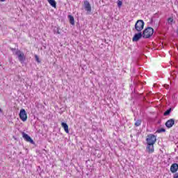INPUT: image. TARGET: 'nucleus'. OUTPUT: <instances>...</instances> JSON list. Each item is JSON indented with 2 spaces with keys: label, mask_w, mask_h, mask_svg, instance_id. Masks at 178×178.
Segmentation results:
<instances>
[{
  "label": "nucleus",
  "mask_w": 178,
  "mask_h": 178,
  "mask_svg": "<svg viewBox=\"0 0 178 178\" xmlns=\"http://www.w3.org/2000/svg\"><path fill=\"white\" fill-rule=\"evenodd\" d=\"M35 59L38 63H41V60H40V58L37 55H35Z\"/></svg>",
  "instance_id": "nucleus-19"
},
{
  "label": "nucleus",
  "mask_w": 178,
  "mask_h": 178,
  "mask_svg": "<svg viewBox=\"0 0 178 178\" xmlns=\"http://www.w3.org/2000/svg\"><path fill=\"white\" fill-rule=\"evenodd\" d=\"M10 51L14 54V55H16V49L10 47Z\"/></svg>",
  "instance_id": "nucleus-21"
},
{
  "label": "nucleus",
  "mask_w": 178,
  "mask_h": 178,
  "mask_svg": "<svg viewBox=\"0 0 178 178\" xmlns=\"http://www.w3.org/2000/svg\"><path fill=\"white\" fill-rule=\"evenodd\" d=\"M147 144H155L156 143V136L154 134H149L146 138Z\"/></svg>",
  "instance_id": "nucleus-3"
},
{
  "label": "nucleus",
  "mask_w": 178,
  "mask_h": 178,
  "mask_svg": "<svg viewBox=\"0 0 178 178\" xmlns=\"http://www.w3.org/2000/svg\"><path fill=\"white\" fill-rule=\"evenodd\" d=\"M19 119L22 120V122H26L27 120V113H26V110L22 108L19 111Z\"/></svg>",
  "instance_id": "nucleus-5"
},
{
  "label": "nucleus",
  "mask_w": 178,
  "mask_h": 178,
  "mask_svg": "<svg viewBox=\"0 0 178 178\" xmlns=\"http://www.w3.org/2000/svg\"><path fill=\"white\" fill-rule=\"evenodd\" d=\"M122 1H118V8H122Z\"/></svg>",
  "instance_id": "nucleus-20"
},
{
  "label": "nucleus",
  "mask_w": 178,
  "mask_h": 178,
  "mask_svg": "<svg viewBox=\"0 0 178 178\" xmlns=\"http://www.w3.org/2000/svg\"><path fill=\"white\" fill-rule=\"evenodd\" d=\"M175 124V119L171 118L170 120H168L166 122H165V127L168 129H171V127H173V125Z\"/></svg>",
  "instance_id": "nucleus-8"
},
{
  "label": "nucleus",
  "mask_w": 178,
  "mask_h": 178,
  "mask_svg": "<svg viewBox=\"0 0 178 178\" xmlns=\"http://www.w3.org/2000/svg\"><path fill=\"white\" fill-rule=\"evenodd\" d=\"M172 111H173L172 108H168L167 111H165L163 113V116H169L170 115V112H172Z\"/></svg>",
  "instance_id": "nucleus-13"
},
{
  "label": "nucleus",
  "mask_w": 178,
  "mask_h": 178,
  "mask_svg": "<svg viewBox=\"0 0 178 178\" xmlns=\"http://www.w3.org/2000/svg\"><path fill=\"white\" fill-rule=\"evenodd\" d=\"M173 17H169L168 19V24H172V23H173Z\"/></svg>",
  "instance_id": "nucleus-18"
},
{
  "label": "nucleus",
  "mask_w": 178,
  "mask_h": 178,
  "mask_svg": "<svg viewBox=\"0 0 178 178\" xmlns=\"http://www.w3.org/2000/svg\"><path fill=\"white\" fill-rule=\"evenodd\" d=\"M164 87H165V88H166V90H169V85L165 84Z\"/></svg>",
  "instance_id": "nucleus-22"
},
{
  "label": "nucleus",
  "mask_w": 178,
  "mask_h": 178,
  "mask_svg": "<svg viewBox=\"0 0 178 178\" xmlns=\"http://www.w3.org/2000/svg\"><path fill=\"white\" fill-rule=\"evenodd\" d=\"M144 21L142 19H138L135 24V30L138 32H141L144 30Z\"/></svg>",
  "instance_id": "nucleus-2"
},
{
  "label": "nucleus",
  "mask_w": 178,
  "mask_h": 178,
  "mask_svg": "<svg viewBox=\"0 0 178 178\" xmlns=\"http://www.w3.org/2000/svg\"><path fill=\"white\" fill-rule=\"evenodd\" d=\"M141 120H138L136 122H135V126L136 127H138V126L141 125Z\"/></svg>",
  "instance_id": "nucleus-16"
},
{
  "label": "nucleus",
  "mask_w": 178,
  "mask_h": 178,
  "mask_svg": "<svg viewBox=\"0 0 178 178\" xmlns=\"http://www.w3.org/2000/svg\"><path fill=\"white\" fill-rule=\"evenodd\" d=\"M1 2H5V0H0Z\"/></svg>",
  "instance_id": "nucleus-24"
},
{
  "label": "nucleus",
  "mask_w": 178,
  "mask_h": 178,
  "mask_svg": "<svg viewBox=\"0 0 178 178\" xmlns=\"http://www.w3.org/2000/svg\"><path fill=\"white\" fill-rule=\"evenodd\" d=\"M15 55L18 56V60L22 63H24V61L26 60V58L24 57V53L20 51V50L17 49L15 52Z\"/></svg>",
  "instance_id": "nucleus-4"
},
{
  "label": "nucleus",
  "mask_w": 178,
  "mask_h": 178,
  "mask_svg": "<svg viewBox=\"0 0 178 178\" xmlns=\"http://www.w3.org/2000/svg\"><path fill=\"white\" fill-rule=\"evenodd\" d=\"M57 34H60V32L59 31V29H57Z\"/></svg>",
  "instance_id": "nucleus-23"
},
{
  "label": "nucleus",
  "mask_w": 178,
  "mask_h": 178,
  "mask_svg": "<svg viewBox=\"0 0 178 178\" xmlns=\"http://www.w3.org/2000/svg\"><path fill=\"white\" fill-rule=\"evenodd\" d=\"M84 5H85V10H87V12H90L91 5L90 4V2H88V1H85Z\"/></svg>",
  "instance_id": "nucleus-11"
},
{
  "label": "nucleus",
  "mask_w": 178,
  "mask_h": 178,
  "mask_svg": "<svg viewBox=\"0 0 178 178\" xmlns=\"http://www.w3.org/2000/svg\"><path fill=\"white\" fill-rule=\"evenodd\" d=\"M22 137L24 138V140H25V141H26L27 143H30L31 144H35V142H34V140H33V138H31V137H30V136H29V134L22 132Z\"/></svg>",
  "instance_id": "nucleus-6"
},
{
  "label": "nucleus",
  "mask_w": 178,
  "mask_h": 178,
  "mask_svg": "<svg viewBox=\"0 0 178 178\" xmlns=\"http://www.w3.org/2000/svg\"><path fill=\"white\" fill-rule=\"evenodd\" d=\"M143 38V32H138L137 33H135L132 38V41L134 42H137L138 41H140L141 38Z\"/></svg>",
  "instance_id": "nucleus-7"
},
{
  "label": "nucleus",
  "mask_w": 178,
  "mask_h": 178,
  "mask_svg": "<svg viewBox=\"0 0 178 178\" xmlns=\"http://www.w3.org/2000/svg\"><path fill=\"white\" fill-rule=\"evenodd\" d=\"M147 151L149 154H152L154 152V144L147 143Z\"/></svg>",
  "instance_id": "nucleus-10"
},
{
  "label": "nucleus",
  "mask_w": 178,
  "mask_h": 178,
  "mask_svg": "<svg viewBox=\"0 0 178 178\" xmlns=\"http://www.w3.org/2000/svg\"><path fill=\"white\" fill-rule=\"evenodd\" d=\"M157 133H165V131H166V129H165V128H161L159 129H158Z\"/></svg>",
  "instance_id": "nucleus-17"
},
{
  "label": "nucleus",
  "mask_w": 178,
  "mask_h": 178,
  "mask_svg": "<svg viewBox=\"0 0 178 178\" xmlns=\"http://www.w3.org/2000/svg\"><path fill=\"white\" fill-rule=\"evenodd\" d=\"M49 3L52 6L53 8H56V1L55 0H47Z\"/></svg>",
  "instance_id": "nucleus-14"
},
{
  "label": "nucleus",
  "mask_w": 178,
  "mask_h": 178,
  "mask_svg": "<svg viewBox=\"0 0 178 178\" xmlns=\"http://www.w3.org/2000/svg\"><path fill=\"white\" fill-rule=\"evenodd\" d=\"M68 18L70 19V23L72 26H74V17L71 15H68Z\"/></svg>",
  "instance_id": "nucleus-15"
},
{
  "label": "nucleus",
  "mask_w": 178,
  "mask_h": 178,
  "mask_svg": "<svg viewBox=\"0 0 178 178\" xmlns=\"http://www.w3.org/2000/svg\"><path fill=\"white\" fill-rule=\"evenodd\" d=\"M2 113V109H1V108H0V113Z\"/></svg>",
  "instance_id": "nucleus-25"
},
{
  "label": "nucleus",
  "mask_w": 178,
  "mask_h": 178,
  "mask_svg": "<svg viewBox=\"0 0 178 178\" xmlns=\"http://www.w3.org/2000/svg\"><path fill=\"white\" fill-rule=\"evenodd\" d=\"M61 127L64 129L65 133L69 134V125H67L66 122H62Z\"/></svg>",
  "instance_id": "nucleus-12"
},
{
  "label": "nucleus",
  "mask_w": 178,
  "mask_h": 178,
  "mask_svg": "<svg viewBox=\"0 0 178 178\" xmlns=\"http://www.w3.org/2000/svg\"><path fill=\"white\" fill-rule=\"evenodd\" d=\"M142 34L143 35V38H150V37H152V35L154 34V29L152 27H147L143 31Z\"/></svg>",
  "instance_id": "nucleus-1"
},
{
  "label": "nucleus",
  "mask_w": 178,
  "mask_h": 178,
  "mask_svg": "<svg viewBox=\"0 0 178 178\" xmlns=\"http://www.w3.org/2000/svg\"><path fill=\"white\" fill-rule=\"evenodd\" d=\"M177 170H178V164L177 163L172 164L170 166V172L172 173H176Z\"/></svg>",
  "instance_id": "nucleus-9"
}]
</instances>
